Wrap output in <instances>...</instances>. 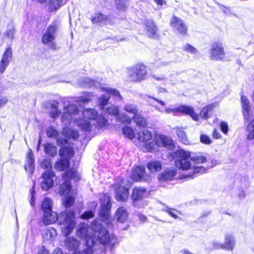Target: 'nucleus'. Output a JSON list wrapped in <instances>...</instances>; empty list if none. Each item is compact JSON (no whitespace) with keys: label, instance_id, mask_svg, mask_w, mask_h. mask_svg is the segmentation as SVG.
<instances>
[{"label":"nucleus","instance_id":"obj_1","mask_svg":"<svg viewBox=\"0 0 254 254\" xmlns=\"http://www.w3.org/2000/svg\"><path fill=\"white\" fill-rule=\"evenodd\" d=\"M175 154L177 158L175 161L176 166L184 170H190L192 173L186 175V178H192L194 174L203 173L206 171V168L201 165L206 162L205 156L198 155L191 157L190 152L183 149L177 150Z\"/></svg>","mask_w":254,"mask_h":254},{"label":"nucleus","instance_id":"obj_2","mask_svg":"<svg viewBox=\"0 0 254 254\" xmlns=\"http://www.w3.org/2000/svg\"><path fill=\"white\" fill-rule=\"evenodd\" d=\"M43 223L45 225H48L58 221L61 226V229L63 235L66 236L73 230L76 222L74 214L72 211H65L58 215V214L51 210L43 212Z\"/></svg>","mask_w":254,"mask_h":254},{"label":"nucleus","instance_id":"obj_3","mask_svg":"<svg viewBox=\"0 0 254 254\" xmlns=\"http://www.w3.org/2000/svg\"><path fill=\"white\" fill-rule=\"evenodd\" d=\"M102 226L97 221H95L89 227L87 224L81 223L76 231L78 237L85 240L87 248L83 252H76L73 254H92V247L97 241L99 232L101 230Z\"/></svg>","mask_w":254,"mask_h":254},{"label":"nucleus","instance_id":"obj_4","mask_svg":"<svg viewBox=\"0 0 254 254\" xmlns=\"http://www.w3.org/2000/svg\"><path fill=\"white\" fill-rule=\"evenodd\" d=\"M80 110L76 105L69 104L67 106L64 105V111L61 117V121L65 125L73 122L81 129L85 131H90L92 126L89 121L85 119H77L76 116Z\"/></svg>","mask_w":254,"mask_h":254},{"label":"nucleus","instance_id":"obj_5","mask_svg":"<svg viewBox=\"0 0 254 254\" xmlns=\"http://www.w3.org/2000/svg\"><path fill=\"white\" fill-rule=\"evenodd\" d=\"M64 182L61 184L59 187V193L64 196L63 199V204L65 207L71 206L74 202V198L71 191L70 178L75 179L76 181L79 180V176L77 172L73 170H70L63 174L62 176Z\"/></svg>","mask_w":254,"mask_h":254},{"label":"nucleus","instance_id":"obj_6","mask_svg":"<svg viewBox=\"0 0 254 254\" xmlns=\"http://www.w3.org/2000/svg\"><path fill=\"white\" fill-rule=\"evenodd\" d=\"M154 140H155V143H152V145L147 144L146 145V148L148 152H155L159 146H164L171 150L174 148L173 140L170 137L155 134L154 136Z\"/></svg>","mask_w":254,"mask_h":254},{"label":"nucleus","instance_id":"obj_7","mask_svg":"<svg viewBox=\"0 0 254 254\" xmlns=\"http://www.w3.org/2000/svg\"><path fill=\"white\" fill-rule=\"evenodd\" d=\"M129 78L133 81H140L144 80L147 75L146 66L142 64H137L127 68Z\"/></svg>","mask_w":254,"mask_h":254},{"label":"nucleus","instance_id":"obj_8","mask_svg":"<svg viewBox=\"0 0 254 254\" xmlns=\"http://www.w3.org/2000/svg\"><path fill=\"white\" fill-rule=\"evenodd\" d=\"M57 29V25L56 24H52L48 27L42 36V41L43 43L47 45L51 49L54 50L56 49V44L55 42V39Z\"/></svg>","mask_w":254,"mask_h":254},{"label":"nucleus","instance_id":"obj_9","mask_svg":"<svg viewBox=\"0 0 254 254\" xmlns=\"http://www.w3.org/2000/svg\"><path fill=\"white\" fill-rule=\"evenodd\" d=\"M83 116L89 120H97V126L99 127H106L108 125V122L104 117L98 116V112L94 109H86L82 111Z\"/></svg>","mask_w":254,"mask_h":254},{"label":"nucleus","instance_id":"obj_10","mask_svg":"<svg viewBox=\"0 0 254 254\" xmlns=\"http://www.w3.org/2000/svg\"><path fill=\"white\" fill-rule=\"evenodd\" d=\"M57 143L62 147L60 150L59 154L61 158H64L69 160V159L72 157L74 154L73 149L67 144V140L62 138H59L57 139Z\"/></svg>","mask_w":254,"mask_h":254},{"label":"nucleus","instance_id":"obj_11","mask_svg":"<svg viewBox=\"0 0 254 254\" xmlns=\"http://www.w3.org/2000/svg\"><path fill=\"white\" fill-rule=\"evenodd\" d=\"M225 54L222 44L214 42L210 49V58L214 61H222L225 59Z\"/></svg>","mask_w":254,"mask_h":254},{"label":"nucleus","instance_id":"obj_12","mask_svg":"<svg viewBox=\"0 0 254 254\" xmlns=\"http://www.w3.org/2000/svg\"><path fill=\"white\" fill-rule=\"evenodd\" d=\"M56 178L54 172L52 170H47L42 175L43 181L41 183V187L44 190H48L54 186V179Z\"/></svg>","mask_w":254,"mask_h":254},{"label":"nucleus","instance_id":"obj_13","mask_svg":"<svg viewBox=\"0 0 254 254\" xmlns=\"http://www.w3.org/2000/svg\"><path fill=\"white\" fill-rule=\"evenodd\" d=\"M170 24L176 32L182 35L187 34L188 31L187 26L180 18L173 15L170 19Z\"/></svg>","mask_w":254,"mask_h":254},{"label":"nucleus","instance_id":"obj_14","mask_svg":"<svg viewBox=\"0 0 254 254\" xmlns=\"http://www.w3.org/2000/svg\"><path fill=\"white\" fill-rule=\"evenodd\" d=\"M98 239L103 245L109 244L113 246L117 243V238L114 236H110L106 229L103 227L101 230L99 232Z\"/></svg>","mask_w":254,"mask_h":254},{"label":"nucleus","instance_id":"obj_15","mask_svg":"<svg viewBox=\"0 0 254 254\" xmlns=\"http://www.w3.org/2000/svg\"><path fill=\"white\" fill-rule=\"evenodd\" d=\"M12 49L10 47L7 48L3 53L0 61V73L2 74L4 72L12 60Z\"/></svg>","mask_w":254,"mask_h":254},{"label":"nucleus","instance_id":"obj_16","mask_svg":"<svg viewBox=\"0 0 254 254\" xmlns=\"http://www.w3.org/2000/svg\"><path fill=\"white\" fill-rule=\"evenodd\" d=\"M100 215L104 217L105 219H107L109 216V211L111 207V203L109 196L104 194L103 197L101 199Z\"/></svg>","mask_w":254,"mask_h":254},{"label":"nucleus","instance_id":"obj_17","mask_svg":"<svg viewBox=\"0 0 254 254\" xmlns=\"http://www.w3.org/2000/svg\"><path fill=\"white\" fill-rule=\"evenodd\" d=\"M137 139L139 141L144 142L143 149L146 151H148L146 148L147 144L152 145V143H155L154 138L152 139V134L147 130L139 132L137 134Z\"/></svg>","mask_w":254,"mask_h":254},{"label":"nucleus","instance_id":"obj_18","mask_svg":"<svg viewBox=\"0 0 254 254\" xmlns=\"http://www.w3.org/2000/svg\"><path fill=\"white\" fill-rule=\"evenodd\" d=\"M148 193L147 190L143 188H135L132 190L131 198L133 205H136L137 201L140 200L147 196Z\"/></svg>","mask_w":254,"mask_h":254},{"label":"nucleus","instance_id":"obj_19","mask_svg":"<svg viewBox=\"0 0 254 254\" xmlns=\"http://www.w3.org/2000/svg\"><path fill=\"white\" fill-rule=\"evenodd\" d=\"M214 248L216 249L223 248L228 250H232L235 246L234 240L231 235H226L225 238V242L223 244L213 243Z\"/></svg>","mask_w":254,"mask_h":254},{"label":"nucleus","instance_id":"obj_20","mask_svg":"<svg viewBox=\"0 0 254 254\" xmlns=\"http://www.w3.org/2000/svg\"><path fill=\"white\" fill-rule=\"evenodd\" d=\"M178 112L190 115L194 121H198L199 116L196 114L193 107L188 105H181L177 107Z\"/></svg>","mask_w":254,"mask_h":254},{"label":"nucleus","instance_id":"obj_21","mask_svg":"<svg viewBox=\"0 0 254 254\" xmlns=\"http://www.w3.org/2000/svg\"><path fill=\"white\" fill-rule=\"evenodd\" d=\"M131 178L134 181L145 180V168L141 166L135 167L132 172Z\"/></svg>","mask_w":254,"mask_h":254},{"label":"nucleus","instance_id":"obj_22","mask_svg":"<svg viewBox=\"0 0 254 254\" xmlns=\"http://www.w3.org/2000/svg\"><path fill=\"white\" fill-rule=\"evenodd\" d=\"M116 199L120 201H126L128 197V190L123 186H119L116 189Z\"/></svg>","mask_w":254,"mask_h":254},{"label":"nucleus","instance_id":"obj_23","mask_svg":"<svg viewBox=\"0 0 254 254\" xmlns=\"http://www.w3.org/2000/svg\"><path fill=\"white\" fill-rule=\"evenodd\" d=\"M241 104L244 119L248 120L250 116V105L248 99L245 96H241Z\"/></svg>","mask_w":254,"mask_h":254},{"label":"nucleus","instance_id":"obj_24","mask_svg":"<svg viewBox=\"0 0 254 254\" xmlns=\"http://www.w3.org/2000/svg\"><path fill=\"white\" fill-rule=\"evenodd\" d=\"M128 213L126 207L123 206L120 207L116 211L115 217L117 220L122 223L127 221Z\"/></svg>","mask_w":254,"mask_h":254},{"label":"nucleus","instance_id":"obj_25","mask_svg":"<svg viewBox=\"0 0 254 254\" xmlns=\"http://www.w3.org/2000/svg\"><path fill=\"white\" fill-rule=\"evenodd\" d=\"M26 171L32 173L34 170V159L31 150H29L27 154L26 163L25 165Z\"/></svg>","mask_w":254,"mask_h":254},{"label":"nucleus","instance_id":"obj_26","mask_svg":"<svg viewBox=\"0 0 254 254\" xmlns=\"http://www.w3.org/2000/svg\"><path fill=\"white\" fill-rule=\"evenodd\" d=\"M177 170L176 169H169L164 171L159 177L160 181H170L176 176Z\"/></svg>","mask_w":254,"mask_h":254},{"label":"nucleus","instance_id":"obj_27","mask_svg":"<svg viewBox=\"0 0 254 254\" xmlns=\"http://www.w3.org/2000/svg\"><path fill=\"white\" fill-rule=\"evenodd\" d=\"M40 3H47L50 11L57 9L61 5L63 0H37Z\"/></svg>","mask_w":254,"mask_h":254},{"label":"nucleus","instance_id":"obj_28","mask_svg":"<svg viewBox=\"0 0 254 254\" xmlns=\"http://www.w3.org/2000/svg\"><path fill=\"white\" fill-rule=\"evenodd\" d=\"M64 245L68 250L75 251L78 248L79 242L74 238H67L64 241Z\"/></svg>","mask_w":254,"mask_h":254},{"label":"nucleus","instance_id":"obj_29","mask_svg":"<svg viewBox=\"0 0 254 254\" xmlns=\"http://www.w3.org/2000/svg\"><path fill=\"white\" fill-rule=\"evenodd\" d=\"M62 133L64 136L69 138L77 139L79 137V133L77 130H73L68 127L64 128Z\"/></svg>","mask_w":254,"mask_h":254},{"label":"nucleus","instance_id":"obj_30","mask_svg":"<svg viewBox=\"0 0 254 254\" xmlns=\"http://www.w3.org/2000/svg\"><path fill=\"white\" fill-rule=\"evenodd\" d=\"M246 131L247 138L250 140L254 139V118L247 125Z\"/></svg>","mask_w":254,"mask_h":254},{"label":"nucleus","instance_id":"obj_31","mask_svg":"<svg viewBox=\"0 0 254 254\" xmlns=\"http://www.w3.org/2000/svg\"><path fill=\"white\" fill-rule=\"evenodd\" d=\"M45 153L51 156H55L57 154V149L56 146L50 143H47L44 145Z\"/></svg>","mask_w":254,"mask_h":254},{"label":"nucleus","instance_id":"obj_32","mask_svg":"<svg viewBox=\"0 0 254 254\" xmlns=\"http://www.w3.org/2000/svg\"><path fill=\"white\" fill-rule=\"evenodd\" d=\"M146 30L150 36H153L156 33V27L151 20H146L145 22Z\"/></svg>","mask_w":254,"mask_h":254},{"label":"nucleus","instance_id":"obj_33","mask_svg":"<svg viewBox=\"0 0 254 254\" xmlns=\"http://www.w3.org/2000/svg\"><path fill=\"white\" fill-rule=\"evenodd\" d=\"M69 160L64 158L57 161L55 164V168L59 171H63L68 168Z\"/></svg>","mask_w":254,"mask_h":254},{"label":"nucleus","instance_id":"obj_34","mask_svg":"<svg viewBox=\"0 0 254 254\" xmlns=\"http://www.w3.org/2000/svg\"><path fill=\"white\" fill-rule=\"evenodd\" d=\"M176 133L177 134L180 141L185 144H189L190 141L187 138V135L185 131L182 128L179 127L176 128Z\"/></svg>","mask_w":254,"mask_h":254},{"label":"nucleus","instance_id":"obj_35","mask_svg":"<svg viewBox=\"0 0 254 254\" xmlns=\"http://www.w3.org/2000/svg\"><path fill=\"white\" fill-rule=\"evenodd\" d=\"M57 236V232L53 227H49L43 234V238L45 240H49Z\"/></svg>","mask_w":254,"mask_h":254},{"label":"nucleus","instance_id":"obj_36","mask_svg":"<svg viewBox=\"0 0 254 254\" xmlns=\"http://www.w3.org/2000/svg\"><path fill=\"white\" fill-rule=\"evenodd\" d=\"M147 167L150 171L155 172L161 169L162 164L159 161H152L148 164Z\"/></svg>","mask_w":254,"mask_h":254},{"label":"nucleus","instance_id":"obj_37","mask_svg":"<svg viewBox=\"0 0 254 254\" xmlns=\"http://www.w3.org/2000/svg\"><path fill=\"white\" fill-rule=\"evenodd\" d=\"M123 109L126 112L130 114H132L133 116L137 113L138 111L136 105L130 103L126 104Z\"/></svg>","mask_w":254,"mask_h":254},{"label":"nucleus","instance_id":"obj_38","mask_svg":"<svg viewBox=\"0 0 254 254\" xmlns=\"http://www.w3.org/2000/svg\"><path fill=\"white\" fill-rule=\"evenodd\" d=\"M102 90L106 91L109 94L113 95V96L119 97L120 99H122V96L120 95V92L116 89L113 88H108L105 86H101L100 87Z\"/></svg>","mask_w":254,"mask_h":254},{"label":"nucleus","instance_id":"obj_39","mask_svg":"<svg viewBox=\"0 0 254 254\" xmlns=\"http://www.w3.org/2000/svg\"><path fill=\"white\" fill-rule=\"evenodd\" d=\"M94 23H99L100 24H106L107 22V17L101 13H96L92 19Z\"/></svg>","mask_w":254,"mask_h":254},{"label":"nucleus","instance_id":"obj_40","mask_svg":"<svg viewBox=\"0 0 254 254\" xmlns=\"http://www.w3.org/2000/svg\"><path fill=\"white\" fill-rule=\"evenodd\" d=\"M122 132L126 137L130 139H132L135 137L133 129L129 127L126 126L123 127Z\"/></svg>","mask_w":254,"mask_h":254},{"label":"nucleus","instance_id":"obj_41","mask_svg":"<svg viewBox=\"0 0 254 254\" xmlns=\"http://www.w3.org/2000/svg\"><path fill=\"white\" fill-rule=\"evenodd\" d=\"M52 201L48 197H46L42 202L41 208L43 212L52 210Z\"/></svg>","mask_w":254,"mask_h":254},{"label":"nucleus","instance_id":"obj_42","mask_svg":"<svg viewBox=\"0 0 254 254\" xmlns=\"http://www.w3.org/2000/svg\"><path fill=\"white\" fill-rule=\"evenodd\" d=\"M132 120L135 122L137 126H138L144 127L146 123V120L137 113L133 116Z\"/></svg>","mask_w":254,"mask_h":254},{"label":"nucleus","instance_id":"obj_43","mask_svg":"<svg viewBox=\"0 0 254 254\" xmlns=\"http://www.w3.org/2000/svg\"><path fill=\"white\" fill-rule=\"evenodd\" d=\"M93 95L91 93H86L77 98L76 102L77 103L86 104L91 101Z\"/></svg>","mask_w":254,"mask_h":254},{"label":"nucleus","instance_id":"obj_44","mask_svg":"<svg viewBox=\"0 0 254 254\" xmlns=\"http://www.w3.org/2000/svg\"><path fill=\"white\" fill-rule=\"evenodd\" d=\"M58 103L55 102L51 105L52 110L50 112V116L53 119H56L60 114V112L58 109Z\"/></svg>","mask_w":254,"mask_h":254},{"label":"nucleus","instance_id":"obj_45","mask_svg":"<svg viewBox=\"0 0 254 254\" xmlns=\"http://www.w3.org/2000/svg\"><path fill=\"white\" fill-rule=\"evenodd\" d=\"M110 96L107 95H103L98 98V103L103 110L106 108Z\"/></svg>","mask_w":254,"mask_h":254},{"label":"nucleus","instance_id":"obj_46","mask_svg":"<svg viewBox=\"0 0 254 254\" xmlns=\"http://www.w3.org/2000/svg\"><path fill=\"white\" fill-rule=\"evenodd\" d=\"M213 108V105H209L203 108L200 113V117L205 119H207L208 118V113L211 111Z\"/></svg>","mask_w":254,"mask_h":254},{"label":"nucleus","instance_id":"obj_47","mask_svg":"<svg viewBox=\"0 0 254 254\" xmlns=\"http://www.w3.org/2000/svg\"><path fill=\"white\" fill-rule=\"evenodd\" d=\"M103 111L106 113L112 115H116L119 112L118 107L113 105H110L108 107H106Z\"/></svg>","mask_w":254,"mask_h":254},{"label":"nucleus","instance_id":"obj_48","mask_svg":"<svg viewBox=\"0 0 254 254\" xmlns=\"http://www.w3.org/2000/svg\"><path fill=\"white\" fill-rule=\"evenodd\" d=\"M128 0H116L115 3L117 8L120 10H124L127 6Z\"/></svg>","mask_w":254,"mask_h":254},{"label":"nucleus","instance_id":"obj_49","mask_svg":"<svg viewBox=\"0 0 254 254\" xmlns=\"http://www.w3.org/2000/svg\"><path fill=\"white\" fill-rule=\"evenodd\" d=\"M118 119L121 122L130 124L132 118L129 117L126 114H121L118 116Z\"/></svg>","mask_w":254,"mask_h":254},{"label":"nucleus","instance_id":"obj_50","mask_svg":"<svg viewBox=\"0 0 254 254\" xmlns=\"http://www.w3.org/2000/svg\"><path fill=\"white\" fill-rule=\"evenodd\" d=\"M41 166L42 168L51 170L52 168L51 159H45L43 160L41 163Z\"/></svg>","mask_w":254,"mask_h":254},{"label":"nucleus","instance_id":"obj_51","mask_svg":"<svg viewBox=\"0 0 254 254\" xmlns=\"http://www.w3.org/2000/svg\"><path fill=\"white\" fill-rule=\"evenodd\" d=\"M97 84H98V83L96 81L86 77L84 79V83L82 84V86L86 87L96 86Z\"/></svg>","mask_w":254,"mask_h":254},{"label":"nucleus","instance_id":"obj_52","mask_svg":"<svg viewBox=\"0 0 254 254\" xmlns=\"http://www.w3.org/2000/svg\"><path fill=\"white\" fill-rule=\"evenodd\" d=\"M46 133L47 136L49 137H55L58 135L57 131L52 127L47 128Z\"/></svg>","mask_w":254,"mask_h":254},{"label":"nucleus","instance_id":"obj_53","mask_svg":"<svg viewBox=\"0 0 254 254\" xmlns=\"http://www.w3.org/2000/svg\"><path fill=\"white\" fill-rule=\"evenodd\" d=\"M184 49L188 52L193 54L196 53L197 52V50L195 48L189 44L185 45L184 47Z\"/></svg>","mask_w":254,"mask_h":254},{"label":"nucleus","instance_id":"obj_54","mask_svg":"<svg viewBox=\"0 0 254 254\" xmlns=\"http://www.w3.org/2000/svg\"><path fill=\"white\" fill-rule=\"evenodd\" d=\"M220 128L221 131L225 134H227L228 131V125L227 123L224 121H221L220 123Z\"/></svg>","mask_w":254,"mask_h":254},{"label":"nucleus","instance_id":"obj_55","mask_svg":"<svg viewBox=\"0 0 254 254\" xmlns=\"http://www.w3.org/2000/svg\"><path fill=\"white\" fill-rule=\"evenodd\" d=\"M165 211L167 213H168V214L170 216H171V217H172L174 219L178 218V216H177V215L176 214V212H178L177 211H176V210H175L174 209H171V208H167L165 210Z\"/></svg>","mask_w":254,"mask_h":254},{"label":"nucleus","instance_id":"obj_56","mask_svg":"<svg viewBox=\"0 0 254 254\" xmlns=\"http://www.w3.org/2000/svg\"><path fill=\"white\" fill-rule=\"evenodd\" d=\"M200 139V141L204 144H209L211 142L210 138L206 135H201Z\"/></svg>","mask_w":254,"mask_h":254},{"label":"nucleus","instance_id":"obj_57","mask_svg":"<svg viewBox=\"0 0 254 254\" xmlns=\"http://www.w3.org/2000/svg\"><path fill=\"white\" fill-rule=\"evenodd\" d=\"M94 216V214L92 211H86L81 215V218L82 219H89L92 218Z\"/></svg>","mask_w":254,"mask_h":254},{"label":"nucleus","instance_id":"obj_58","mask_svg":"<svg viewBox=\"0 0 254 254\" xmlns=\"http://www.w3.org/2000/svg\"><path fill=\"white\" fill-rule=\"evenodd\" d=\"M30 191L31 194V199L30 200V204L32 206H34V195L35 193V191L34 190V187H33L30 190Z\"/></svg>","mask_w":254,"mask_h":254},{"label":"nucleus","instance_id":"obj_59","mask_svg":"<svg viewBox=\"0 0 254 254\" xmlns=\"http://www.w3.org/2000/svg\"><path fill=\"white\" fill-rule=\"evenodd\" d=\"M8 102V99L6 97H0V108L4 106Z\"/></svg>","mask_w":254,"mask_h":254},{"label":"nucleus","instance_id":"obj_60","mask_svg":"<svg viewBox=\"0 0 254 254\" xmlns=\"http://www.w3.org/2000/svg\"><path fill=\"white\" fill-rule=\"evenodd\" d=\"M218 5L219 8L225 13L228 14L230 12V10L228 7H227L226 6L220 3H218Z\"/></svg>","mask_w":254,"mask_h":254},{"label":"nucleus","instance_id":"obj_61","mask_svg":"<svg viewBox=\"0 0 254 254\" xmlns=\"http://www.w3.org/2000/svg\"><path fill=\"white\" fill-rule=\"evenodd\" d=\"M177 107H176L173 108H167L165 109V112L167 114H170L172 113L178 112Z\"/></svg>","mask_w":254,"mask_h":254},{"label":"nucleus","instance_id":"obj_62","mask_svg":"<svg viewBox=\"0 0 254 254\" xmlns=\"http://www.w3.org/2000/svg\"><path fill=\"white\" fill-rule=\"evenodd\" d=\"M213 136L214 138H220L221 137V134L217 129H214L213 132Z\"/></svg>","mask_w":254,"mask_h":254},{"label":"nucleus","instance_id":"obj_63","mask_svg":"<svg viewBox=\"0 0 254 254\" xmlns=\"http://www.w3.org/2000/svg\"><path fill=\"white\" fill-rule=\"evenodd\" d=\"M39 254H49V252L44 247H42L39 252Z\"/></svg>","mask_w":254,"mask_h":254},{"label":"nucleus","instance_id":"obj_64","mask_svg":"<svg viewBox=\"0 0 254 254\" xmlns=\"http://www.w3.org/2000/svg\"><path fill=\"white\" fill-rule=\"evenodd\" d=\"M13 34V29H10L9 30L7 31L6 32V36L9 38H12Z\"/></svg>","mask_w":254,"mask_h":254}]
</instances>
